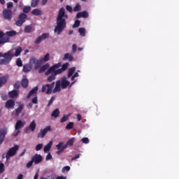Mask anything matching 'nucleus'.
Masks as SVG:
<instances>
[{
    "mask_svg": "<svg viewBox=\"0 0 179 179\" xmlns=\"http://www.w3.org/2000/svg\"><path fill=\"white\" fill-rule=\"evenodd\" d=\"M6 34L8 37H13V36H16L17 32L16 31H7Z\"/></svg>",
    "mask_w": 179,
    "mask_h": 179,
    "instance_id": "nucleus-35",
    "label": "nucleus"
},
{
    "mask_svg": "<svg viewBox=\"0 0 179 179\" xmlns=\"http://www.w3.org/2000/svg\"><path fill=\"white\" fill-rule=\"evenodd\" d=\"M79 157H80V154H78L76 156H75L74 157H73L71 159L72 161L73 160H76V159H79Z\"/></svg>",
    "mask_w": 179,
    "mask_h": 179,
    "instance_id": "nucleus-61",
    "label": "nucleus"
},
{
    "mask_svg": "<svg viewBox=\"0 0 179 179\" xmlns=\"http://www.w3.org/2000/svg\"><path fill=\"white\" fill-rule=\"evenodd\" d=\"M78 32L80 33V36L85 37L86 36V29L85 28H79Z\"/></svg>",
    "mask_w": 179,
    "mask_h": 179,
    "instance_id": "nucleus-34",
    "label": "nucleus"
},
{
    "mask_svg": "<svg viewBox=\"0 0 179 179\" xmlns=\"http://www.w3.org/2000/svg\"><path fill=\"white\" fill-rule=\"evenodd\" d=\"M29 65L31 68L34 66L35 69H38L40 68V62L36 57H31L29 59Z\"/></svg>",
    "mask_w": 179,
    "mask_h": 179,
    "instance_id": "nucleus-9",
    "label": "nucleus"
},
{
    "mask_svg": "<svg viewBox=\"0 0 179 179\" xmlns=\"http://www.w3.org/2000/svg\"><path fill=\"white\" fill-rule=\"evenodd\" d=\"M76 17L77 19H79L80 17H84V18L89 17V13H87V11H83V12L78 13L76 15Z\"/></svg>",
    "mask_w": 179,
    "mask_h": 179,
    "instance_id": "nucleus-16",
    "label": "nucleus"
},
{
    "mask_svg": "<svg viewBox=\"0 0 179 179\" xmlns=\"http://www.w3.org/2000/svg\"><path fill=\"white\" fill-rule=\"evenodd\" d=\"M26 125V122H23L20 120H17L15 125V132L14 134V136H17L19 134H20V129L23 128Z\"/></svg>",
    "mask_w": 179,
    "mask_h": 179,
    "instance_id": "nucleus-6",
    "label": "nucleus"
},
{
    "mask_svg": "<svg viewBox=\"0 0 179 179\" xmlns=\"http://www.w3.org/2000/svg\"><path fill=\"white\" fill-rule=\"evenodd\" d=\"M7 8L8 10L12 9V8H13V3L12 1L7 3Z\"/></svg>",
    "mask_w": 179,
    "mask_h": 179,
    "instance_id": "nucleus-49",
    "label": "nucleus"
},
{
    "mask_svg": "<svg viewBox=\"0 0 179 179\" xmlns=\"http://www.w3.org/2000/svg\"><path fill=\"white\" fill-rule=\"evenodd\" d=\"M73 128V122H70L66 126V129H72Z\"/></svg>",
    "mask_w": 179,
    "mask_h": 179,
    "instance_id": "nucleus-41",
    "label": "nucleus"
},
{
    "mask_svg": "<svg viewBox=\"0 0 179 179\" xmlns=\"http://www.w3.org/2000/svg\"><path fill=\"white\" fill-rule=\"evenodd\" d=\"M70 83H71L68 80L66 77H62L61 80L56 81L55 87L53 89V93H58L61 92V89H66Z\"/></svg>",
    "mask_w": 179,
    "mask_h": 179,
    "instance_id": "nucleus-3",
    "label": "nucleus"
},
{
    "mask_svg": "<svg viewBox=\"0 0 179 179\" xmlns=\"http://www.w3.org/2000/svg\"><path fill=\"white\" fill-rule=\"evenodd\" d=\"M31 159L35 164H38V163H41V162H43V157L41 155L36 154L32 157Z\"/></svg>",
    "mask_w": 179,
    "mask_h": 179,
    "instance_id": "nucleus-12",
    "label": "nucleus"
},
{
    "mask_svg": "<svg viewBox=\"0 0 179 179\" xmlns=\"http://www.w3.org/2000/svg\"><path fill=\"white\" fill-rule=\"evenodd\" d=\"M33 163H34L33 159H31L29 162H28L27 164V169H30V167H31V166H33Z\"/></svg>",
    "mask_w": 179,
    "mask_h": 179,
    "instance_id": "nucleus-52",
    "label": "nucleus"
},
{
    "mask_svg": "<svg viewBox=\"0 0 179 179\" xmlns=\"http://www.w3.org/2000/svg\"><path fill=\"white\" fill-rule=\"evenodd\" d=\"M21 85L22 87H27V86H29V80H27V78L22 79Z\"/></svg>",
    "mask_w": 179,
    "mask_h": 179,
    "instance_id": "nucleus-26",
    "label": "nucleus"
},
{
    "mask_svg": "<svg viewBox=\"0 0 179 179\" xmlns=\"http://www.w3.org/2000/svg\"><path fill=\"white\" fill-rule=\"evenodd\" d=\"M79 77V73L76 72L75 74L71 77V80H75V78Z\"/></svg>",
    "mask_w": 179,
    "mask_h": 179,
    "instance_id": "nucleus-57",
    "label": "nucleus"
},
{
    "mask_svg": "<svg viewBox=\"0 0 179 179\" xmlns=\"http://www.w3.org/2000/svg\"><path fill=\"white\" fill-rule=\"evenodd\" d=\"M66 10H68L69 12L71 13L73 9H72V6H69V5H67L66 6Z\"/></svg>",
    "mask_w": 179,
    "mask_h": 179,
    "instance_id": "nucleus-58",
    "label": "nucleus"
},
{
    "mask_svg": "<svg viewBox=\"0 0 179 179\" xmlns=\"http://www.w3.org/2000/svg\"><path fill=\"white\" fill-rule=\"evenodd\" d=\"M36 127H37V124H36V120H33L28 127H27L26 130L30 129L32 132L36 130Z\"/></svg>",
    "mask_w": 179,
    "mask_h": 179,
    "instance_id": "nucleus-18",
    "label": "nucleus"
},
{
    "mask_svg": "<svg viewBox=\"0 0 179 179\" xmlns=\"http://www.w3.org/2000/svg\"><path fill=\"white\" fill-rule=\"evenodd\" d=\"M20 52H22V47L17 48L15 52L14 53V56L19 57V55H20Z\"/></svg>",
    "mask_w": 179,
    "mask_h": 179,
    "instance_id": "nucleus-31",
    "label": "nucleus"
},
{
    "mask_svg": "<svg viewBox=\"0 0 179 179\" xmlns=\"http://www.w3.org/2000/svg\"><path fill=\"white\" fill-rule=\"evenodd\" d=\"M33 27L31 25H27L24 27V33H30Z\"/></svg>",
    "mask_w": 179,
    "mask_h": 179,
    "instance_id": "nucleus-37",
    "label": "nucleus"
},
{
    "mask_svg": "<svg viewBox=\"0 0 179 179\" xmlns=\"http://www.w3.org/2000/svg\"><path fill=\"white\" fill-rule=\"evenodd\" d=\"M41 179H55V177L54 176H50L47 178L41 177Z\"/></svg>",
    "mask_w": 179,
    "mask_h": 179,
    "instance_id": "nucleus-59",
    "label": "nucleus"
},
{
    "mask_svg": "<svg viewBox=\"0 0 179 179\" xmlns=\"http://www.w3.org/2000/svg\"><path fill=\"white\" fill-rule=\"evenodd\" d=\"M69 170H71V167H69V166H64L62 169V173H65V171H69Z\"/></svg>",
    "mask_w": 179,
    "mask_h": 179,
    "instance_id": "nucleus-51",
    "label": "nucleus"
},
{
    "mask_svg": "<svg viewBox=\"0 0 179 179\" xmlns=\"http://www.w3.org/2000/svg\"><path fill=\"white\" fill-rule=\"evenodd\" d=\"M81 142H83V143H89L90 141L88 138H83L81 139Z\"/></svg>",
    "mask_w": 179,
    "mask_h": 179,
    "instance_id": "nucleus-54",
    "label": "nucleus"
},
{
    "mask_svg": "<svg viewBox=\"0 0 179 179\" xmlns=\"http://www.w3.org/2000/svg\"><path fill=\"white\" fill-rule=\"evenodd\" d=\"M31 13L32 15H35V16H40V15H41V10H40V9L36 8L32 10Z\"/></svg>",
    "mask_w": 179,
    "mask_h": 179,
    "instance_id": "nucleus-30",
    "label": "nucleus"
},
{
    "mask_svg": "<svg viewBox=\"0 0 179 179\" xmlns=\"http://www.w3.org/2000/svg\"><path fill=\"white\" fill-rule=\"evenodd\" d=\"M80 26V21L79 20H77L75 21L74 24L73 25V29H75L76 27H79Z\"/></svg>",
    "mask_w": 179,
    "mask_h": 179,
    "instance_id": "nucleus-40",
    "label": "nucleus"
},
{
    "mask_svg": "<svg viewBox=\"0 0 179 179\" xmlns=\"http://www.w3.org/2000/svg\"><path fill=\"white\" fill-rule=\"evenodd\" d=\"M75 71H76V68L75 67L69 69L68 72V78H71V76H72V75H73L75 73Z\"/></svg>",
    "mask_w": 179,
    "mask_h": 179,
    "instance_id": "nucleus-27",
    "label": "nucleus"
},
{
    "mask_svg": "<svg viewBox=\"0 0 179 179\" xmlns=\"http://www.w3.org/2000/svg\"><path fill=\"white\" fill-rule=\"evenodd\" d=\"M39 2H40V0H31V6H32V8H36V6L38 5Z\"/></svg>",
    "mask_w": 179,
    "mask_h": 179,
    "instance_id": "nucleus-32",
    "label": "nucleus"
},
{
    "mask_svg": "<svg viewBox=\"0 0 179 179\" xmlns=\"http://www.w3.org/2000/svg\"><path fill=\"white\" fill-rule=\"evenodd\" d=\"M52 159V155H51V153H48L46 156V160H51Z\"/></svg>",
    "mask_w": 179,
    "mask_h": 179,
    "instance_id": "nucleus-60",
    "label": "nucleus"
},
{
    "mask_svg": "<svg viewBox=\"0 0 179 179\" xmlns=\"http://www.w3.org/2000/svg\"><path fill=\"white\" fill-rule=\"evenodd\" d=\"M54 86H55V82L51 84H46L42 87L41 92L43 93L46 92V94H51V93H54Z\"/></svg>",
    "mask_w": 179,
    "mask_h": 179,
    "instance_id": "nucleus-5",
    "label": "nucleus"
},
{
    "mask_svg": "<svg viewBox=\"0 0 179 179\" xmlns=\"http://www.w3.org/2000/svg\"><path fill=\"white\" fill-rule=\"evenodd\" d=\"M15 57V50L11 49L10 50L8 51L6 53H3V59L4 60V62L8 65L10 61H12V58Z\"/></svg>",
    "mask_w": 179,
    "mask_h": 179,
    "instance_id": "nucleus-4",
    "label": "nucleus"
},
{
    "mask_svg": "<svg viewBox=\"0 0 179 179\" xmlns=\"http://www.w3.org/2000/svg\"><path fill=\"white\" fill-rule=\"evenodd\" d=\"M48 68H50V64H44L43 66H41L39 69V70H38L39 73H43V72H45V71H47V69H48Z\"/></svg>",
    "mask_w": 179,
    "mask_h": 179,
    "instance_id": "nucleus-21",
    "label": "nucleus"
},
{
    "mask_svg": "<svg viewBox=\"0 0 179 179\" xmlns=\"http://www.w3.org/2000/svg\"><path fill=\"white\" fill-rule=\"evenodd\" d=\"M18 94L19 93L16 90H13L8 92V96H10L11 99H13V97H17Z\"/></svg>",
    "mask_w": 179,
    "mask_h": 179,
    "instance_id": "nucleus-23",
    "label": "nucleus"
},
{
    "mask_svg": "<svg viewBox=\"0 0 179 179\" xmlns=\"http://www.w3.org/2000/svg\"><path fill=\"white\" fill-rule=\"evenodd\" d=\"M3 16L7 20H10L12 19V11L9 9H6L3 11Z\"/></svg>",
    "mask_w": 179,
    "mask_h": 179,
    "instance_id": "nucleus-14",
    "label": "nucleus"
},
{
    "mask_svg": "<svg viewBox=\"0 0 179 179\" xmlns=\"http://www.w3.org/2000/svg\"><path fill=\"white\" fill-rule=\"evenodd\" d=\"M8 80H9V75H6L4 76L0 77V87H2L3 85L7 83Z\"/></svg>",
    "mask_w": 179,
    "mask_h": 179,
    "instance_id": "nucleus-15",
    "label": "nucleus"
},
{
    "mask_svg": "<svg viewBox=\"0 0 179 179\" xmlns=\"http://www.w3.org/2000/svg\"><path fill=\"white\" fill-rule=\"evenodd\" d=\"M0 65H7L3 59H0Z\"/></svg>",
    "mask_w": 179,
    "mask_h": 179,
    "instance_id": "nucleus-62",
    "label": "nucleus"
},
{
    "mask_svg": "<svg viewBox=\"0 0 179 179\" xmlns=\"http://www.w3.org/2000/svg\"><path fill=\"white\" fill-rule=\"evenodd\" d=\"M41 149H43V143H39L36 145V150H37V152H38V150H41Z\"/></svg>",
    "mask_w": 179,
    "mask_h": 179,
    "instance_id": "nucleus-47",
    "label": "nucleus"
},
{
    "mask_svg": "<svg viewBox=\"0 0 179 179\" xmlns=\"http://www.w3.org/2000/svg\"><path fill=\"white\" fill-rule=\"evenodd\" d=\"M43 61H44V62H47L50 61V53H47L45 55V57L43 58Z\"/></svg>",
    "mask_w": 179,
    "mask_h": 179,
    "instance_id": "nucleus-44",
    "label": "nucleus"
},
{
    "mask_svg": "<svg viewBox=\"0 0 179 179\" xmlns=\"http://www.w3.org/2000/svg\"><path fill=\"white\" fill-rule=\"evenodd\" d=\"M54 100H55L54 96H52L48 102V107H50V106H51L52 103H54Z\"/></svg>",
    "mask_w": 179,
    "mask_h": 179,
    "instance_id": "nucleus-55",
    "label": "nucleus"
},
{
    "mask_svg": "<svg viewBox=\"0 0 179 179\" xmlns=\"http://www.w3.org/2000/svg\"><path fill=\"white\" fill-rule=\"evenodd\" d=\"M5 167V165L3 164H0V174H2V173H3V171H5V169H3Z\"/></svg>",
    "mask_w": 179,
    "mask_h": 179,
    "instance_id": "nucleus-48",
    "label": "nucleus"
},
{
    "mask_svg": "<svg viewBox=\"0 0 179 179\" xmlns=\"http://www.w3.org/2000/svg\"><path fill=\"white\" fill-rule=\"evenodd\" d=\"M17 150H19V145H17L10 148L6 155V160H9V159H10V157H13V156H15L16 155V153L17 152Z\"/></svg>",
    "mask_w": 179,
    "mask_h": 179,
    "instance_id": "nucleus-7",
    "label": "nucleus"
},
{
    "mask_svg": "<svg viewBox=\"0 0 179 179\" xmlns=\"http://www.w3.org/2000/svg\"><path fill=\"white\" fill-rule=\"evenodd\" d=\"M9 41V36H4L0 39V44H5Z\"/></svg>",
    "mask_w": 179,
    "mask_h": 179,
    "instance_id": "nucleus-28",
    "label": "nucleus"
},
{
    "mask_svg": "<svg viewBox=\"0 0 179 179\" xmlns=\"http://www.w3.org/2000/svg\"><path fill=\"white\" fill-rule=\"evenodd\" d=\"M51 146H52V141H50L48 144L44 146L43 150L45 152H48L50 149H51Z\"/></svg>",
    "mask_w": 179,
    "mask_h": 179,
    "instance_id": "nucleus-25",
    "label": "nucleus"
},
{
    "mask_svg": "<svg viewBox=\"0 0 179 179\" xmlns=\"http://www.w3.org/2000/svg\"><path fill=\"white\" fill-rule=\"evenodd\" d=\"M27 17V15H26V14H24V13H21L20 15V16H19V19L20 20H22V21H24V22H26V18Z\"/></svg>",
    "mask_w": 179,
    "mask_h": 179,
    "instance_id": "nucleus-38",
    "label": "nucleus"
},
{
    "mask_svg": "<svg viewBox=\"0 0 179 179\" xmlns=\"http://www.w3.org/2000/svg\"><path fill=\"white\" fill-rule=\"evenodd\" d=\"M52 129H51V126H47L44 129H41L40 131L38 133L37 138H44L48 132H51Z\"/></svg>",
    "mask_w": 179,
    "mask_h": 179,
    "instance_id": "nucleus-8",
    "label": "nucleus"
},
{
    "mask_svg": "<svg viewBox=\"0 0 179 179\" xmlns=\"http://www.w3.org/2000/svg\"><path fill=\"white\" fill-rule=\"evenodd\" d=\"M66 19H68V15L65 14V8H60L57 17L55 33H57V34L62 33L64 29L66 27Z\"/></svg>",
    "mask_w": 179,
    "mask_h": 179,
    "instance_id": "nucleus-1",
    "label": "nucleus"
},
{
    "mask_svg": "<svg viewBox=\"0 0 179 179\" xmlns=\"http://www.w3.org/2000/svg\"><path fill=\"white\" fill-rule=\"evenodd\" d=\"M75 142V138H72L66 142L67 146H72Z\"/></svg>",
    "mask_w": 179,
    "mask_h": 179,
    "instance_id": "nucleus-39",
    "label": "nucleus"
},
{
    "mask_svg": "<svg viewBox=\"0 0 179 179\" xmlns=\"http://www.w3.org/2000/svg\"><path fill=\"white\" fill-rule=\"evenodd\" d=\"M61 69H56L57 71V73H59V75H61V73H62V72H65V71H66V69H68V66H69V63H64L63 65L61 63Z\"/></svg>",
    "mask_w": 179,
    "mask_h": 179,
    "instance_id": "nucleus-13",
    "label": "nucleus"
},
{
    "mask_svg": "<svg viewBox=\"0 0 179 179\" xmlns=\"http://www.w3.org/2000/svg\"><path fill=\"white\" fill-rule=\"evenodd\" d=\"M31 101H32V103H33L34 104H37V103H38L37 96H35L32 99Z\"/></svg>",
    "mask_w": 179,
    "mask_h": 179,
    "instance_id": "nucleus-56",
    "label": "nucleus"
},
{
    "mask_svg": "<svg viewBox=\"0 0 179 179\" xmlns=\"http://www.w3.org/2000/svg\"><path fill=\"white\" fill-rule=\"evenodd\" d=\"M64 145V143L60 142L57 145L56 148H57V150H62V146Z\"/></svg>",
    "mask_w": 179,
    "mask_h": 179,
    "instance_id": "nucleus-46",
    "label": "nucleus"
},
{
    "mask_svg": "<svg viewBox=\"0 0 179 179\" xmlns=\"http://www.w3.org/2000/svg\"><path fill=\"white\" fill-rule=\"evenodd\" d=\"M31 10V7L30 6H26L23 8L24 13H29Z\"/></svg>",
    "mask_w": 179,
    "mask_h": 179,
    "instance_id": "nucleus-36",
    "label": "nucleus"
},
{
    "mask_svg": "<svg viewBox=\"0 0 179 179\" xmlns=\"http://www.w3.org/2000/svg\"><path fill=\"white\" fill-rule=\"evenodd\" d=\"M69 117H71V113L67 115H64L63 117L61 119L60 122H66V121H68V120H69Z\"/></svg>",
    "mask_w": 179,
    "mask_h": 179,
    "instance_id": "nucleus-33",
    "label": "nucleus"
},
{
    "mask_svg": "<svg viewBox=\"0 0 179 179\" xmlns=\"http://www.w3.org/2000/svg\"><path fill=\"white\" fill-rule=\"evenodd\" d=\"M20 83L19 81L16 82L15 84H14V88L15 89H20Z\"/></svg>",
    "mask_w": 179,
    "mask_h": 179,
    "instance_id": "nucleus-53",
    "label": "nucleus"
},
{
    "mask_svg": "<svg viewBox=\"0 0 179 179\" xmlns=\"http://www.w3.org/2000/svg\"><path fill=\"white\" fill-rule=\"evenodd\" d=\"M22 110H23V104H21L19 106V107L17 109L13 110L12 114H15L16 117H19V115L20 114V113H22Z\"/></svg>",
    "mask_w": 179,
    "mask_h": 179,
    "instance_id": "nucleus-17",
    "label": "nucleus"
},
{
    "mask_svg": "<svg viewBox=\"0 0 179 179\" xmlns=\"http://www.w3.org/2000/svg\"><path fill=\"white\" fill-rule=\"evenodd\" d=\"M1 99H2V100H6L7 99V96H6V94H2L1 95Z\"/></svg>",
    "mask_w": 179,
    "mask_h": 179,
    "instance_id": "nucleus-63",
    "label": "nucleus"
},
{
    "mask_svg": "<svg viewBox=\"0 0 179 179\" xmlns=\"http://www.w3.org/2000/svg\"><path fill=\"white\" fill-rule=\"evenodd\" d=\"M78 48V46H76V44H73L72 45V52L73 54H75L76 52V49Z\"/></svg>",
    "mask_w": 179,
    "mask_h": 179,
    "instance_id": "nucleus-50",
    "label": "nucleus"
},
{
    "mask_svg": "<svg viewBox=\"0 0 179 179\" xmlns=\"http://www.w3.org/2000/svg\"><path fill=\"white\" fill-rule=\"evenodd\" d=\"M24 21L22 20H18L16 22H15V24L16 26H19L20 27V26H22V24H24Z\"/></svg>",
    "mask_w": 179,
    "mask_h": 179,
    "instance_id": "nucleus-43",
    "label": "nucleus"
},
{
    "mask_svg": "<svg viewBox=\"0 0 179 179\" xmlns=\"http://www.w3.org/2000/svg\"><path fill=\"white\" fill-rule=\"evenodd\" d=\"M38 91V87H34L28 94L27 99H30L31 96H34L35 94H37V92Z\"/></svg>",
    "mask_w": 179,
    "mask_h": 179,
    "instance_id": "nucleus-19",
    "label": "nucleus"
},
{
    "mask_svg": "<svg viewBox=\"0 0 179 179\" xmlns=\"http://www.w3.org/2000/svg\"><path fill=\"white\" fill-rule=\"evenodd\" d=\"M50 37V34L48 33H44L42 35L39 36L38 38H36L35 41V44H40L41 41L45 40L46 38H48Z\"/></svg>",
    "mask_w": 179,
    "mask_h": 179,
    "instance_id": "nucleus-10",
    "label": "nucleus"
},
{
    "mask_svg": "<svg viewBox=\"0 0 179 179\" xmlns=\"http://www.w3.org/2000/svg\"><path fill=\"white\" fill-rule=\"evenodd\" d=\"M30 71H31V67L30 66V64H25L23 66V69L22 71L27 73V72H30Z\"/></svg>",
    "mask_w": 179,
    "mask_h": 179,
    "instance_id": "nucleus-24",
    "label": "nucleus"
},
{
    "mask_svg": "<svg viewBox=\"0 0 179 179\" xmlns=\"http://www.w3.org/2000/svg\"><path fill=\"white\" fill-rule=\"evenodd\" d=\"M51 117H53L54 118H58L59 117V109L57 108L51 114Z\"/></svg>",
    "mask_w": 179,
    "mask_h": 179,
    "instance_id": "nucleus-22",
    "label": "nucleus"
},
{
    "mask_svg": "<svg viewBox=\"0 0 179 179\" xmlns=\"http://www.w3.org/2000/svg\"><path fill=\"white\" fill-rule=\"evenodd\" d=\"M6 108H12L15 107V101L10 99L6 102Z\"/></svg>",
    "mask_w": 179,
    "mask_h": 179,
    "instance_id": "nucleus-20",
    "label": "nucleus"
},
{
    "mask_svg": "<svg viewBox=\"0 0 179 179\" xmlns=\"http://www.w3.org/2000/svg\"><path fill=\"white\" fill-rule=\"evenodd\" d=\"M16 65H17V66H23V63L22 62V59H20V58H18L17 59Z\"/></svg>",
    "mask_w": 179,
    "mask_h": 179,
    "instance_id": "nucleus-42",
    "label": "nucleus"
},
{
    "mask_svg": "<svg viewBox=\"0 0 179 179\" xmlns=\"http://www.w3.org/2000/svg\"><path fill=\"white\" fill-rule=\"evenodd\" d=\"M59 68H61V62L54 64L48 69L45 74L48 76L51 73V75L47 78L48 82H52V80H55L57 75H59V73H57V69H59Z\"/></svg>",
    "mask_w": 179,
    "mask_h": 179,
    "instance_id": "nucleus-2",
    "label": "nucleus"
},
{
    "mask_svg": "<svg viewBox=\"0 0 179 179\" xmlns=\"http://www.w3.org/2000/svg\"><path fill=\"white\" fill-rule=\"evenodd\" d=\"M63 59H69V61H73V57L71 56V55L69 53H66Z\"/></svg>",
    "mask_w": 179,
    "mask_h": 179,
    "instance_id": "nucleus-29",
    "label": "nucleus"
},
{
    "mask_svg": "<svg viewBox=\"0 0 179 179\" xmlns=\"http://www.w3.org/2000/svg\"><path fill=\"white\" fill-rule=\"evenodd\" d=\"M74 12H79L80 10V5L79 3L76 4V6L73 8Z\"/></svg>",
    "mask_w": 179,
    "mask_h": 179,
    "instance_id": "nucleus-45",
    "label": "nucleus"
},
{
    "mask_svg": "<svg viewBox=\"0 0 179 179\" xmlns=\"http://www.w3.org/2000/svg\"><path fill=\"white\" fill-rule=\"evenodd\" d=\"M17 179H23V174H20V175L17 176Z\"/></svg>",
    "mask_w": 179,
    "mask_h": 179,
    "instance_id": "nucleus-64",
    "label": "nucleus"
},
{
    "mask_svg": "<svg viewBox=\"0 0 179 179\" xmlns=\"http://www.w3.org/2000/svg\"><path fill=\"white\" fill-rule=\"evenodd\" d=\"M6 134H8V129L3 128L0 129V145H2L3 143Z\"/></svg>",
    "mask_w": 179,
    "mask_h": 179,
    "instance_id": "nucleus-11",
    "label": "nucleus"
}]
</instances>
